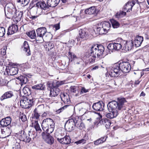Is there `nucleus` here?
Segmentation results:
<instances>
[{
	"mask_svg": "<svg viewBox=\"0 0 149 149\" xmlns=\"http://www.w3.org/2000/svg\"><path fill=\"white\" fill-rule=\"evenodd\" d=\"M42 130L45 132H42V136L45 141L47 143L51 145L54 142V138L50 134L54 130L55 123L54 120L50 118H47L44 119L42 123Z\"/></svg>",
	"mask_w": 149,
	"mask_h": 149,
	"instance_id": "1",
	"label": "nucleus"
},
{
	"mask_svg": "<svg viewBox=\"0 0 149 149\" xmlns=\"http://www.w3.org/2000/svg\"><path fill=\"white\" fill-rule=\"evenodd\" d=\"M127 101L125 98H118L117 101H115L109 102L107 104L108 110L111 112L107 113L106 116L109 118H113L118 115L119 111L126 109L125 103Z\"/></svg>",
	"mask_w": 149,
	"mask_h": 149,
	"instance_id": "2",
	"label": "nucleus"
},
{
	"mask_svg": "<svg viewBox=\"0 0 149 149\" xmlns=\"http://www.w3.org/2000/svg\"><path fill=\"white\" fill-rule=\"evenodd\" d=\"M104 48L101 45L95 44L93 45L91 48L90 53L86 54L87 60L90 63H94L96 58V55L100 58L103 54Z\"/></svg>",
	"mask_w": 149,
	"mask_h": 149,
	"instance_id": "3",
	"label": "nucleus"
},
{
	"mask_svg": "<svg viewBox=\"0 0 149 149\" xmlns=\"http://www.w3.org/2000/svg\"><path fill=\"white\" fill-rule=\"evenodd\" d=\"M35 132L31 131L29 132L28 136L24 130L19 131L18 134V138L21 141L26 143H29L32 139H34L35 137Z\"/></svg>",
	"mask_w": 149,
	"mask_h": 149,
	"instance_id": "4",
	"label": "nucleus"
},
{
	"mask_svg": "<svg viewBox=\"0 0 149 149\" xmlns=\"http://www.w3.org/2000/svg\"><path fill=\"white\" fill-rule=\"evenodd\" d=\"M36 42L37 43H42L44 41V38H46L49 33L46 28L41 27L36 30Z\"/></svg>",
	"mask_w": 149,
	"mask_h": 149,
	"instance_id": "5",
	"label": "nucleus"
},
{
	"mask_svg": "<svg viewBox=\"0 0 149 149\" xmlns=\"http://www.w3.org/2000/svg\"><path fill=\"white\" fill-rule=\"evenodd\" d=\"M35 98L31 96L26 97L24 100L20 101V105L24 109H29L34 105Z\"/></svg>",
	"mask_w": 149,
	"mask_h": 149,
	"instance_id": "6",
	"label": "nucleus"
},
{
	"mask_svg": "<svg viewBox=\"0 0 149 149\" xmlns=\"http://www.w3.org/2000/svg\"><path fill=\"white\" fill-rule=\"evenodd\" d=\"M79 32V35L76 38L77 41H83L86 39L88 36V32L86 28L80 29Z\"/></svg>",
	"mask_w": 149,
	"mask_h": 149,
	"instance_id": "7",
	"label": "nucleus"
},
{
	"mask_svg": "<svg viewBox=\"0 0 149 149\" xmlns=\"http://www.w3.org/2000/svg\"><path fill=\"white\" fill-rule=\"evenodd\" d=\"M120 64L114 65L109 72V75L112 77H118L120 73Z\"/></svg>",
	"mask_w": 149,
	"mask_h": 149,
	"instance_id": "8",
	"label": "nucleus"
},
{
	"mask_svg": "<svg viewBox=\"0 0 149 149\" xmlns=\"http://www.w3.org/2000/svg\"><path fill=\"white\" fill-rule=\"evenodd\" d=\"M121 71L124 73H128L130 71L131 68L130 63L127 62H123L120 63Z\"/></svg>",
	"mask_w": 149,
	"mask_h": 149,
	"instance_id": "9",
	"label": "nucleus"
},
{
	"mask_svg": "<svg viewBox=\"0 0 149 149\" xmlns=\"http://www.w3.org/2000/svg\"><path fill=\"white\" fill-rule=\"evenodd\" d=\"M104 103L102 101H100L93 104L92 105V108L94 110L101 111L104 110Z\"/></svg>",
	"mask_w": 149,
	"mask_h": 149,
	"instance_id": "10",
	"label": "nucleus"
},
{
	"mask_svg": "<svg viewBox=\"0 0 149 149\" xmlns=\"http://www.w3.org/2000/svg\"><path fill=\"white\" fill-rule=\"evenodd\" d=\"M17 11L16 8L15 7H7V12L6 13L5 11V15L7 18L10 19L13 17Z\"/></svg>",
	"mask_w": 149,
	"mask_h": 149,
	"instance_id": "11",
	"label": "nucleus"
},
{
	"mask_svg": "<svg viewBox=\"0 0 149 149\" xmlns=\"http://www.w3.org/2000/svg\"><path fill=\"white\" fill-rule=\"evenodd\" d=\"M75 126L76 125L74 124L73 121L70 119L66 122L65 125L66 130L69 132H71L74 130Z\"/></svg>",
	"mask_w": 149,
	"mask_h": 149,
	"instance_id": "12",
	"label": "nucleus"
},
{
	"mask_svg": "<svg viewBox=\"0 0 149 149\" xmlns=\"http://www.w3.org/2000/svg\"><path fill=\"white\" fill-rule=\"evenodd\" d=\"M23 14V11L17 10L12 17L13 21L16 23L20 21L22 17Z\"/></svg>",
	"mask_w": 149,
	"mask_h": 149,
	"instance_id": "13",
	"label": "nucleus"
},
{
	"mask_svg": "<svg viewBox=\"0 0 149 149\" xmlns=\"http://www.w3.org/2000/svg\"><path fill=\"white\" fill-rule=\"evenodd\" d=\"M18 29L17 25L13 24L8 28L7 34L8 35L13 34L17 32Z\"/></svg>",
	"mask_w": 149,
	"mask_h": 149,
	"instance_id": "14",
	"label": "nucleus"
},
{
	"mask_svg": "<svg viewBox=\"0 0 149 149\" xmlns=\"http://www.w3.org/2000/svg\"><path fill=\"white\" fill-rule=\"evenodd\" d=\"M11 122V119L10 117L2 119L0 122L1 125L3 127L9 126Z\"/></svg>",
	"mask_w": 149,
	"mask_h": 149,
	"instance_id": "15",
	"label": "nucleus"
},
{
	"mask_svg": "<svg viewBox=\"0 0 149 149\" xmlns=\"http://www.w3.org/2000/svg\"><path fill=\"white\" fill-rule=\"evenodd\" d=\"M14 96L13 92L9 91L5 93L0 97V100L2 101L5 99L10 98Z\"/></svg>",
	"mask_w": 149,
	"mask_h": 149,
	"instance_id": "16",
	"label": "nucleus"
},
{
	"mask_svg": "<svg viewBox=\"0 0 149 149\" xmlns=\"http://www.w3.org/2000/svg\"><path fill=\"white\" fill-rule=\"evenodd\" d=\"M143 37L142 36H137L134 40V45L136 47H139L141 46L143 41Z\"/></svg>",
	"mask_w": 149,
	"mask_h": 149,
	"instance_id": "17",
	"label": "nucleus"
},
{
	"mask_svg": "<svg viewBox=\"0 0 149 149\" xmlns=\"http://www.w3.org/2000/svg\"><path fill=\"white\" fill-rule=\"evenodd\" d=\"M36 3L37 6H38L39 8H40L41 10L42 9L46 10L49 8L48 4L47 3V4L44 1H39L37 2Z\"/></svg>",
	"mask_w": 149,
	"mask_h": 149,
	"instance_id": "18",
	"label": "nucleus"
},
{
	"mask_svg": "<svg viewBox=\"0 0 149 149\" xmlns=\"http://www.w3.org/2000/svg\"><path fill=\"white\" fill-rule=\"evenodd\" d=\"M60 0H47V3L48 4L49 7H54L59 3Z\"/></svg>",
	"mask_w": 149,
	"mask_h": 149,
	"instance_id": "19",
	"label": "nucleus"
},
{
	"mask_svg": "<svg viewBox=\"0 0 149 149\" xmlns=\"http://www.w3.org/2000/svg\"><path fill=\"white\" fill-rule=\"evenodd\" d=\"M100 26L104 28V29L107 33L108 31L109 30L111 27V24L109 22H104L100 23Z\"/></svg>",
	"mask_w": 149,
	"mask_h": 149,
	"instance_id": "20",
	"label": "nucleus"
},
{
	"mask_svg": "<svg viewBox=\"0 0 149 149\" xmlns=\"http://www.w3.org/2000/svg\"><path fill=\"white\" fill-rule=\"evenodd\" d=\"M22 48L24 51L27 53V55L29 56L31 55L29 46L27 41H24L22 47Z\"/></svg>",
	"mask_w": 149,
	"mask_h": 149,
	"instance_id": "21",
	"label": "nucleus"
},
{
	"mask_svg": "<svg viewBox=\"0 0 149 149\" xmlns=\"http://www.w3.org/2000/svg\"><path fill=\"white\" fill-rule=\"evenodd\" d=\"M22 91L24 95V96H28L26 97H30V95L31 93V89L28 86H26L23 88Z\"/></svg>",
	"mask_w": 149,
	"mask_h": 149,
	"instance_id": "22",
	"label": "nucleus"
},
{
	"mask_svg": "<svg viewBox=\"0 0 149 149\" xmlns=\"http://www.w3.org/2000/svg\"><path fill=\"white\" fill-rule=\"evenodd\" d=\"M96 12V8L95 6H92L89 8L86 9L85 13L87 14L91 15L95 13Z\"/></svg>",
	"mask_w": 149,
	"mask_h": 149,
	"instance_id": "23",
	"label": "nucleus"
},
{
	"mask_svg": "<svg viewBox=\"0 0 149 149\" xmlns=\"http://www.w3.org/2000/svg\"><path fill=\"white\" fill-rule=\"evenodd\" d=\"M17 79L20 81V83L22 85L26 84L28 81L27 77L24 75H21L17 78Z\"/></svg>",
	"mask_w": 149,
	"mask_h": 149,
	"instance_id": "24",
	"label": "nucleus"
},
{
	"mask_svg": "<svg viewBox=\"0 0 149 149\" xmlns=\"http://www.w3.org/2000/svg\"><path fill=\"white\" fill-rule=\"evenodd\" d=\"M100 122L105 125L107 128H109L111 124L110 120L107 118L103 119L100 121Z\"/></svg>",
	"mask_w": 149,
	"mask_h": 149,
	"instance_id": "25",
	"label": "nucleus"
},
{
	"mask_svg": "<svg viewBox=\"0 0 149 149\" xmlns=\"http://www.w3.org/2000/svg\"><path fill=\"white\" fill-rule=\"evenodd\" d=\"M60 91L59 88H55L50 89V96L51 97H55L58 95Z\"/></svg>",
	"mask_w": 149,
	"mask_h": 149,
	"instance_id": "26",
	"label": "nucleus"
},
{
	"mask_svg": "<svg viewBox=\"0 0 149 149\" xmlns=\"http://www.w3.org/2000/svg\"><path fill=\"white\" fill-rule=\"evenodd\" d=\"M95 31L96 30L97 33H98L99 34H106L107 32L104 29V28L100 26V24H99L97 28L94 29Z\"/></svg>",
	"mask_w": 149,
	"mask_h": 149,
	"instance_id": "27",
	"label": "nucleus"
},
{
	"mask_svg": "<svg viewBox=\"0 0 149 149\" xmlns=\"http://www.w3.org/2000/svg\"><path fill=\"white\" fill-rule=\"evenodd\" d=\"M131 4V2L128 1L123 7V10L125 11L126 10L127 12H130V11H131L132 7Z\"/></svg>",
	"mask_w": 149,
	"mask_h": 149,
	"instance_id": "28",
	"label": "nucleus"
},
{
	"mask_svg": "<svg viewBox=\"0 0 149 149\" xmlns=\"http://www.w3.org/2000/svg\"><path fill=\"white\" fill-rule=\"evenodd\" d=\"M9 74L10 75H13L17 73L18 69L17 67H10L8 69Z\"/></svg>",
	"mask_w": 149,
	"mask_h": 149,
	"instance_id": "29",
	"label": "nucleus"
},
{
	"mask_svg": "<svg viewBox=\"0 0 149 149\" xmlns=\"http://www.w3.org/2000/svg\"><path fill=\"white\" fill-rule=\"evenodd\" d=\"M40 113H39V111L38 109H35L33 111L32 114V118H33L38 120L39 119L40 116Z\"/></svg>",
	"mask_w": 149,
	"mask_h": 149,
	"instance_id": "30",
	"label": "nucleus"
},
{
	"mask_svg": "<svg viewBox=\"0 0 149 149\" xmlns=\"http://www.w3.org/2000/svg\"><path fill=\"white\" fill-rule=\"evenodd\" d=\"M32 88L33 89L36 90H42L45 88V87L43 84H40L34 85L32 87Z\"/></svg>",
	"mask_w": 149,
	"mask_h": 149,
	"instance_id": "31",
	"label": "nucleus"
},
{
	"mask_svg": "<svg viewBox=\"0 0 149 149\" xmlns=\"http://www.w3.org/2000/svg\"><path fill=\"white\" fill-rule=\"evenodd\" d=\"M52 82L53 85V89L58 88L59 86L60 85L64 84V82L63 81H59L56 80H55Z\"/></svg>",
	"mask_w": 149,
	"mask_h": 149,
	"instance_id": "32",
	"label": "nucleus"
},
{
	"mask_svg": "<svg viewBox=\"0 0 149 149\" xmlns=\"http://www.w3.org/2000/svg\"><path fill=\"white\" fill-rule=\"evenodd\" d=\"M26 34L31 38L32 39H36V40L37 36L36 35L35 31H32L28 32L26 33Z\"/></svg>",
	"mask_w": 149,
	"mask_h": 149,
	"instance_id": "33",
	"label": "nucleus"
},
{
	"mask_svg": "<svg viewBox=\"0 0 149 149\" xmlns=\"http://www.w3.org/2000/svg\"><path fill=\"white\" fill-rule=\"evenodd\" d=\"M123 10L122 11H120L116 13V18L122 17L126 15V12H124V10H123Z\"/></svg>",
	"mask_w": 149,
	"mask_h": 149,
	"instance_id": "34",
	"label": "nucleus"
},
{
	"mask_svg": "<svg viewBox=\"0 0 149 149\" xmlns=\"http://www.w3.org/2000/svg\"><path fill=\"white\" fill-rule=\"evenodd\" d=\"M125 46L126 48L127 47V49L128 50H131L133 48L134 45L133 42L132 41H129L127 42H125Z\"/></svg>",
	"mask_w": 149,
	"mask_h": 149,
	"instance_id": "35",
	"label": "nucleus"
},
{
	"mask_svg": "<svg viewBox=\"0 0 149 149\" xmlns=\"http://www.w3.org/2000/svg\"><path fill=\"white\" fill-rule=\"evenodd\" d=\"M31 10L33 11L35 13L37 14L39 11H40L41 9L38 6H37V3L32 7Z\"/></svg>",
	"mask_w": 149,
	"mask_h": 149,
	"instance_id": "36",
	"label": "nucleus"
},
{
	"mask_svg": "<svg viewBox=\"0 0 149 149\" xmlns=\"http://www.w3.org/2000/svg\"><path fill=\"white\" fill-rule=\"evenodd\" d=\"M70 120H72L73 121L74 124L76 125L80 122L81 121V120L79 118V117L78 116H76L73 117L72 118L70 119Z\"/></svg>",
	"mask_w": 149,
	"mask_h": 149,
	"instance_id": "37",
	"label": "nucleus"
},
{
	"mask_svg": "<svg viewBox=\"0 0 149 149\" xmlns=\"http://www.w3.org/2000/svg\"><path fill=\"white\" fill-rule=\"evenodd\" d=\"M111 22L112 24V26L114 28H117L119 26V24L118 22L113 19H112L111 20Z\"/></svg>",
	"mask_w": 149,
	"mask_h": 149,
	"instance_id": "38",
	"label": "nucleus"
},
{
	"mask_svg": "<svg viewBox=\"0 0 149 149\" xmlns=\"http://www.w3.org/2000/svg\"><path fill=\"white\" fill-rule=\"evenodd\" d=\"M114 51H118L121 49L122 45L120 43H114Z\"/></svg>",
	"mask_w": 149,
	"mask_h": 149,
	"instance_id": "39",
	"label": "nucleus"
},
{
	"mask_svg": "<svg viewBox=\"0 0 149 149\" xmlns=\"http://www.w3.org/2000/svg\"><path fill=\"white\" fill-rule=\"evenodd\" d=\"M64 144H68L70 143V139L68 136H66L63 138Z\"/></svg>",
	"mask_w": 149,
	"mask_h": 149,
	"instance_id": "40",
	"label": "nucleus"
},
{
	"mask_svg": "<svg viewBox=\"0 0 149 149\" xmlns=\"http://www.w3.org/2000/svg\"><path fill=\"white\" fill-rule=\"evenodd\" d=\"M30 0H17L18 2H20L22 6H24L27 5L29 3Z\"/></svg>",
	"mask_w": 149,
	"mask_h": 149,
	"instance_id": "41",
	"label": "nucleus"
},
{
	"mask_svg": "<svg viewBox=\"0 0 149 149\" xmlns=\"http://www.w3.org/2000/svg\"><path fill=\"white\" fill-rule=\"evenodd\" d=\"M35 124L33 125V126H34V127L36 131H42V130L40 129V126L38 123V120H35Z\"/></svg>",
	"mask_w": 149,
	"mask_h": 149,
	"instance_id": "42",
	"label": "nucleus"
},
{
	"mask_svg": "<svg viewBox=\"0 0 149 149\" xmlns=\"http://www.w3.org/2000/svg\"><path fill=\"white\" fill-rule=\"evenodd\" d=\"M76 125L77 128L80 130H82L85 127L84 124L82 122V121L77 124Z\"/></svg>",
	"mask_w": 149,
	"mask_h": 149,
	"instance_id": "43",
	"label": "nucleus"
},
{
	"mask_svg": "<svg viewBox=\"0 0 149 149\" xmlns=\"http://www.w3.org/2000/svg\"><path fill=\"white\" fill-rule=\"evenodd\" d=\"M114 43H109L107 46L108 49L110 51H111L112 52L114 51Z\"/></svg>",
	"mask_w": 149,
	"mask_h": 149,
	"instance_id": "44",
	"label": "nucleus"
},
{
	"mask_svg": "<svg viewBox=\"0 0 149 149\" xmlns=\"http://www.w3.org/2000/svg\"><path fill=\"white\" fill-rule=\"evenodd\" d=\"M5 29L3 27H0V37H3L5 34Z\"/></svg>",
	"mask_w": 149,
	"mask_h": 149,
	"instance_id": "45",
	"label": "nucleus"
},
{
	"mask_svg": "<svg viewBox=\"0 0 149 149\" xmlns=\"http://www.w3.org/2000/svg\"><path fill=\"white\" fill-rule=\"evenodd\" d=\"M7 49V47L6 46H3L0 50L1 54L2 55H5L6 54V51Z\"/></svg>",
	"mask_w": 149,
	"mask_h": 149,
	"instance_id": "46",
	"label": "nucleus"
},
{
	"mask_svg": "<svg viewBox=\"0 0 149 149\" xmlns=\"http://www.w3.org/2000/svg\"><path fill=\"white\" fill-rule=\"evenodd\" d=\"M1 132V134L0 135V138H4L6 137L7 135L6 134V131L4 129H2V131Z\"/></svg>",
	"mask_w": 149,
	"mask_h": 149,
	"instance_id": "47",
	"label": "nucleus"
},
{
	"mask_svg": "<svg viewBox=\"0 0 149 149\" xmlns=\"http://www.w3.org/2000/svg\"><path fill=\"white\" fill-rule=\"evenodd\" d=\"M12 149H20V146L19 143H16L15 145H13Z\"/></svg>",
	"mask_w": 149,
	"mask_h": 149,
	"instance_id": "48",
	"label": "nucleus"
},
{
	"mask_svg": "<svg viewBox=\"0 0 149 149\" xmlns=\"http://www.w3.org/2000/svg\"><path fill=\"white\" fill-rule=\"evenodd\" d=\"M107 137V136H104L98 139L102 143L106 141Z\"/></svg>",
	"mask_w": 149,
	"mask_h": 149,
	"instance_id": "49",
	"label": "nucleus"
},
{
	"mask_svg": "<svg viewBox=\"0 0 149 149\" xmlns=\"http://www.w3.org/2000/svg\"><path fill=\"white\" fill-rule=\"evenodd\" d=\"M61 99L64 103L66 102L68 104H69L70 102L69 97L68 95H67V97L66 100H63V98L61 97Z\"/></svg>",
	"mask_w": 149,
	"mask_h": 149,
	"instance_id": "50",
	"label": "nucleus"
},
{
	"mask_svg": "<svg viewBox=\"0 0 149 149\" xmlns=\"http://www.w3.org/2000/svg\"><path fill=\"white\" fill-rule=\"evenodd\" d=\"M60 27L59 23L55 24L53 26V28L55 31L59 29H60Z\"/></svg>",
	"mask_w": 149,
	"mask_h": 149,
	"instance_id": "51",
	"label": "nucleus"
},
{
	"mask_svg": "<svg viewBox=\"0 0 149 149\" xmlns=\"http://www.w3.org/2000/svg\"><path fill=\"white\" fill-rule=\"evenodd\" d=\"M86 112V109L83 108H81L79 110V113L81 115H84Z\"/></svg>",
	"mask_w": 149,
	"mask_h": 149,
	"instance_id": "52",
	"label": "nucleus"
},
{
	"mask_svg": "<svg viewBox=\"0 0 149 149\" xmlns=\"http://www.w3.org/2000/svg\"><path fill=\"white\" fill-rule=\"evenodd\" d=\"M69 105H66L62 107L61 108L57 111V112L58 113H60L63 111L65 109H66L68 107Z\"/></svg>",
	"mask_w": 149,
	"mask_h": 149,
	"instance_id": "53",
	"label": "nucleus"
},
{
	"mask_svg": "<svg viewBox=\"0 0 149 149\" xmlns=\"http://www.w3.org/2000/svg\"><path fill=\"white\" fill-rule=\"evenodd\" d=\"M70 90L71 92L73 93H76L77 90V87L75 86H71L70 87Z\"/></svg>",
	"mask_w": 149,
	"mask_h": 149,
	"instance_id": "54",
	"label": "nucleus"
},
{
	"mask_svg": "<svg viewBox=\"0 0 149 149\" xmlns=\"http://www.w3.org/2000/svg\"><path fill=\"white\" fill-rule=\"evenodd\" d=\"M94 144L95 145H98L101 143H102L100 141L99 139H97L95 141H94Z\"/></svg>",
	"mask_w": 149,
	"mask_h": 149,
	"instance_id": "55",
	"label": "nucleus"
},
{
	"mask_svg": "<svg viewBox=\"0 0 149 149\" xmlns=\"http://www.w3.org/2000/svg\"><path fill=\"white\" fill-rule=\"evenodd\" d=\"M48 87L51 89H53L54 88L53 87V82H49L48 83Z\"/></svg>",
	"mask_w": 149,
	"mask_h": 149,
	"instance_id": "56",
	"label": "nucleus"
},
{
	"mask_svg": "<svg viewBox=\"0 0 149 149\" xmlns=\"http://www.w3.org/2000/svg\"><path fill=\"white\" fill-rule=\"evenodd\" d=\"M20 119L22 121L24 122L27 120L26 117L25 115L21 116L20 117Z\"/></svg>",
	"mask_w": 149,
	"mask_h": 149,
	"instance_id": "57",
	"label": "nucleus"
},
{
	"mask_svg": "<svg viewBox=\"0 0 149 149\" xmlns=\"http://www.w3.org/2000/svg\"><path fill=\"white\" fill-rule=\"evenodd\" d=\"M88 91V89H86L85 88L83 87L81 89V92L82 93H87Z\"/></svg>",
	"mask_w": 149,
	"mask_h": 149,
	"instance_id": "58",
	"label": "nucleus"
},
{
	"mask_svg": "<svg viewBox=\"0 0 149 149\" xmlns=\"http://www.w3.org/2000/svg\"><path fill=\"white\" fill-rule=\"evenodd\" d=\"M57 141H58L59 142H60L61 143L63 144H64V139H63V138H57Z\"/></svg>",
	"mask_w": 149,
	"mask_h": 149,
	"instance_id": "59",
	"label": "nucleus"
},
{
	"mask_svg": "<svg viewBox=\"0 0 149 149\" xmlns=\"http://www.w3.org/2000/svg\"><path fill=\"white\" fill-rule=\"evenodd\" d=\"M17 124V122H13L12 123L11 122L10 124V127H11L12 126H15Z\"/></svg>",
	"mask_w": 149,
	"mask_h": 149,
	"instance_id": "60",
	"label": "nucleus"
},
{
	"mask_svg": "<svg viewBox=\"0 0 149 149\" xmlns=\"http://www.w3.org/2000/svg\"><path fill=\"white\" fill-rule=\"evenodd\" d=\"M3 57L2 56H0V65L3 64V62L4 61V59L3 58Z\"/></svg>",
	"mask_w": 149,
	"mask_h": 149,
	"instance_id": "61",
	"label": "nucleus"
},
{
	"mask_svg": "<svg viewBox=\"0 0 149 149\" xmlns=\"http://www.w3.org/2000/svg\"><path fill=\"white\" fill-rule=\"evenodd\" d=\"M38 17V15L36 16H33L31 15V17H30V18L32 19H35L36 18Z\"/></svg>",
	"mask_w": 149,
	"mask_h": 149,
	"instance_id": "62",
	"label": "nucleus"
},
{
	"mask_svg": "<svg viewBox=\"0 0 149 149\" xmlns=\"http://www.w3.org/2000/svg\"><path fill=\"white\" fill-rule=\"evenodd\" d=\"M69 55H70L71 57L72 58H74L75 57H76V56L73 54V55H72V53H71L70 52H69Z\"/></svg>",
	"mask_w": 149,
	"mask_h": 149,
	"instance_id": "63",
	"label": "nucleus"
},
{
	"mask_svg": "<svg viewBox=\"0 0 149 149\" xmlns=\"http://www.w3.org/2000/svg\"><path fill=\"white\" fill-rule=\"evenodd\" d=\"M69 42L72 45H74L75 43V41L74 40H70Z\"/></svg>",
	"mask_w": 149,
	"mask_h": 149,
	"instance_id": "64",
	"label": "nucleus"
}]
</instances>
